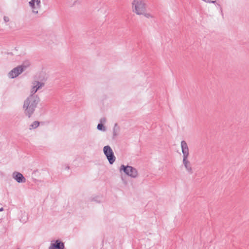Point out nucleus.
Wrapping results in <instances>:
<instances>
[{
  "label": "nucleus",
  "mask_w": 249,
  "mask_h": 249,
  "mask_svg": "<svg viewBox=\"0 0 249 249\" xmlns=\"http://www.w3.org/2000/svg\"><path fill=\"white\" fill-rule=\"evenodd\" d=\"M39 101L38 96L29 95L23 102L22 109L24 114L30 118L35 112Z\"/></svg>",
  "instance_id": "obj_1"
},
{
  "label": "nucleus",
  "mask_w": 249,
  "mask_h": 249,
  "mask_svg": "<svg viewBox=\"0 0 249 249\" xmlns=\"http://www.w3.org/2000/svg\"><path fill=\"white\" fill-rule=\"evenodd\" d=\"M146 10V4L143 0H133L132 2V11L137 15H142Z\"/></svg>",
  "instance_id": "obj_2"
},
{
  "label": "nucleus",
  "mask_w": 249,
  "mask_h": 249,
  "mask_svg": "<svg viewBox=\"0 0 249 249\" xmlns=\"http://www.w3.org/2000/svg\"><path fill=\"white\" fill-rule=\"evenodd\" d=\"M123 171L124 173L127 176L135 178L138 176V172L136 168L132 166L124 165H122L120 168V171Z\"/></svg>",
  "instance_id": "obj_3"
},
{
  "label": "nucleus",
  "mask_w": 249,
  "mask_h": 249,
  "mask_svg": "<svg viewBox=\"0 0 249 249\" xmlns=\"http://www.w3.org/2000/svg\"><path fill=\"white\" fill-rule=\"evenodd\" d=\"M103 151L109 163L112 164L115 161L116 157L111 147L109 145L105 146L104 147Z\"/></svg>",
  "instance_id": "obj_4"
},
{
  "label": "nucleus",
  "mask_w": 249,
  "mask_h": 249,
  "mask_svg": "<svg viewBox=\"0 0 249 249\" xmlns=\"http://www.w3.org/2000/svg\"><path fill=\"white\" fill-rule=\"evenodd\" d=\"M44 86V83L39 81H35L32 82V87L31 89V94L30 95L37 96L35 93L37 91L41 89Z\"/></svg>",
  "instance_id": "obj_5"
},
{
  "label": "nucleus",
  "mask_w": 249,
  "mask_h": 249,
  "mask_svg": "<svg viewBox=\"0 0 249 249\" xmlns=\"http://www.w3.org/2000/svg\"><path fill=\"white\" fill-rule=\"evenodd\" d=\"M64 243L59 240H56L51 242L49 249H64Z\"/></svg>",
  "instance_id": "obj_6"
},
{
  "label": "nucleus",
  "mask_w": 249,
  "mask_h": 249,
  "mask_svg": "<svg viewBox=\"0 0 249 249\" xmlns=\"http://www.w3.org/2000/svg\"><path fill=\"white\" fill-rule=\"evenodd\" d=\"M22 69L18 66L12 70L8 74V76L10 78H14L18 76L22 72Z\"/></svg>",
  "instance_id": "obj_7"
},
{
  "label": "nucleus",
  "mask_w": 249,
  "mask_h": 249,
  "mask_svg": "<svg viewBox=\"0 0 249 249\" xmlns=\"http://www.w3.org/2000/svg\"><path fill=\"white\" fill-rule=\"evenodd\" d=\"M181 147L183 154V159H188L189 156V148L185 141L181 142Z\"/></svg>",
  "instance_id": "obj_8"
},
{
  "label": "nucleus",
  "mask_w": 249,
  "mask_h": 249,
  "mask_svg": "<svg viewBox=\"0 0 249 249\" xmlns=\"http://www.w3.org/2000/svg\"><path fill=\"white\" fill-rule=\"evenodd\" d=\"M12 177L18 183H24L26 182V178L19 172H14L12 174Z\"/></svg>",
  "instance_id": "obj_9"
},
{
  "label": "nucleus",
  "mask_w": 249,
  "mask_h": 249,
  "mask_svg": "<svg viewBox=\"0 0 249 249\" xmlns=\"http://www.w3.org/2000/svg\"><path fill=\"white\" fill-rule=\"evenodd\" d=\"M183 164L186 169V170L189 174H192L193 173V169L192 167L190 162L187 159H183Z\"/></svg>",
  "instance_id": "obj_10"
},
{
  "label": "nucleus",
  "mask_w": 249,
  "mask_h": 249,
  "mask_svg": "<svg viewBox=\"0 0 249 249\" xmlns=\"http://www.w3.org/2000/svg\"><path fill=\"white\" fill-rule=\"evenodd\" d=\"M120 131V127L117 124H115L113 128V139H115L119 134Z\"/></svg>",
  "instance_id": "obj_11"
},
{
  "label": "nucleus",
  "mask_w": 249,
  "mask_h": 249,
  "mask_svg": "<svg viewBox=\"0 0 249 249\" xmlns=\"http://www.w3.org/2000/svg\"><path fill=\"white\" fill-rule=\"evenodd\" d=\"M35 0H31L29 2V6L31 7L32 10V12L34 14H37L38 13V10L36 9V6L35 5Z\"/></svg>",
  "instance_id": "obj_12"
},
{
  "label": "nucleus",
  "mask_w": 249,
  "mask_h": 249,
  "mask_svg": "<svg viewBox=\"0 0 249 249\" xmlns=\"http://www.w3.org/2000/svg\"><path fill=\"white\" fill-rule=\"evenodd\" d=\"M30 65V63L28 60H26L23 62L22 65L18 66L22 69V71L25 70Z\"/></svg>",
  "instance_id": "obj_13"
},
{
  "label": "nucleus",
  "mask_w": 249,
  "mask_h": 249,
  "mask_svg": "<svg viewBox=\"0 0 249 249\" xmlns=\"http://www.w3.org/2000/svg\"><path fill=\"white\" fill-rule=\"evenodd\" d=\"M39 125V122L38 121H34L29 126V129H35L37 128Z\"/></svg>",
  "instance_id": "obj_14"
},
{
  "label": "nucleus",
  "mask_w": 249,
  "mask_h": 249,
  "mask_svg": "<svg viewBox=\"0 0 249 249\" xmlns=\"http://www.w3.org/2000/svg\"><path fill=\"white\" fill-rule=\"evenodd\" d=\"M142 15H143L145 18H154V16L152 14L150 13H146V11H144V13Z\"/></svg>",
  "instance_id": "obj_15"
},
{
  "label": "nucleus",
  "mask_w": 249,
  "mask_h": 249,
  "mask_svg": "<svg viewBox=\"0 0 249 249\" xmlns=\"http://www.w3.org/2000/svg\"><path fill=\"white\" fill-rule=\"evenodd\" d=\"M97 129L99 130H101L103 131H106V127L103 125L102 123H100L97 125Z\"/></svg>",
  "instance_id": "obj_16"
},
{
  "label": "nucleus",
  "mask_w": 249,
  "mask_h": 249,
  "mask_svg": "<svg viewBox=\"0 0 249 249\" xmlns=\"http://www.w3.org/2000/svg\"><path fill=\"white\" fill-rule=\"evenodd\" d=\"M35 4H36V9L39 8L41 7L40 0H35Z\"/></svg>",
  "instance_id": "obj_17"
},
{
  "label": "nucleus",
  "mask_w": 249,
  "mask_h": 249,
  "mask_svg": "<svg viewBox=\"0 0 249 249\" xmlns=\"http://www.w3.org/2000/svg\"><path fill=\"white\" fill-rule=\"evenodd\" d=\"M80 3H81L80 0H75L74 1L72 5L74 6V5H76L77 4H80Z\"/></svg>",
  "instance_id": "obj_18"
},
{
  "label": "nucleus",
  "mask_w": 249,
  "mask_h": 249,
  "mask_svg": "<svg viewBox=\"0 0 249 249\" xmlns=\"http://www.w3.org/2000/svg\"><path fill=\"white\" fill-rule=\"evenodd\" d=\"M3 20L5 22H7L9 21V18L8 17L4 16L3 17Z\"/></svg>",
  "instance_id": "obj_19"
},
{
  "label": "nucleus",
  "mask_w": 249,
  "mask_h": 249,
  "mask_svg": "<svg viewBox=\"0 0 249 249\" xmlns=\"http://www.w3.org/2000/svg\"><path fill=\"white\" fill-rule=\"evenodd\" d=\"M210 3H215L216 0H211Z\"/></svg>",
  "instance_id": "obj_20"
},
{
  "label": "nucleus",
  "mask_w": 249,
  "mask_h": 249,
  "mask_svg": "<svg viewBox=\"0 0 249 249\" xmlns=\"http://www.w3.org/2000/svg\"><path fill=\"white\" fill-rule=\"evenodd\" d=\"M106 121V119L105 118H102L101 120H100V122L101 123H102V122H104Z\"/></svg>",
  "instance_id": "obj_21"
},
{
  "label": "nucleus",
  "mask_w": 249,
  "mask_h": 249,
  "mask_svg": "<svg viewBox=\"0 0 249 249\" xmlns=\"http://www.w3.org/2000/svg\"><path fill=\"white\" fill-rule=\"evenodd\" d=\"M204 1L208 3H210L211 0H204Z\"/></svg>",
  "instance_id": "obj_22"
},
{
  "label": "nucleus",
  "mask_w": 249,
  "mask_h": 249,
  "mask_svg": "<svg viewBox=\"0 0 249 249\" xmlns=\"http://www.w3.org/2000/svg\"><path fill=\"white\" fill-rule=\"evenodd\" d=\"M3 210V208H0V212H2Z\"/></svg>",
  "instance_id": "obj_23"
},
{
  "label": "nucleus",
  "mask_w": 249,
  "mask_h": 249,
  "mask_svg": "<svg viewBox=\"0 0 249 249\" xmlns=\"http://www.w3.org/2000/svg\"><path fill=\"white\" fill-rule=\"evenodd\" d=\"M17 249H19V248Z\"/></svg>",
  "instance_id": "obj_24"
}]
</instances>
